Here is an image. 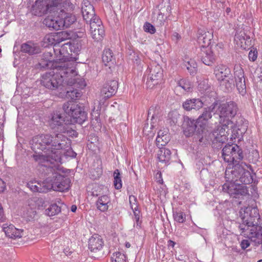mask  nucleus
<instances>
[{
    "label": "nucleus",
    "instance_id": "obj_1",
    "mask_svg": "<svg viewBox=\"0 0 262 262\" xmlns=\"http://www.w3.org/2000/svg\"><path fill=\"white\" fill-rule=\"evenodd\" d=\"M32 14L41 16L49 13L56 17L48 16L43 21L51 30H59L70 27L76 20L73 11L75 5L71 0H29Z\"/></svg>",
    "mask_w": 262,
    "mask_h": 262
},
{
    "label": "nucleus",
    "instance_id": "obj_2",
    "mask_svg": "<svg viewBox=\"0 0 262 262\" xmlns=\"http://www.w3.org/2000/svg\"><path fill=\"white\" fill-rule=\"evenodd\" d=\"M63 133L41 135L35 136L30 141L34 151L33 159L39 164L42 163H61V150L69 147L71 140Z\"/></svg>",
    "mask_w": 262,
    "mask_h": 262
},
{
    "label": "nucleus",
    "instance_id": "obj_3",
    "mask_svg": "<svg viewBox=\"0 0 262 262\" xmlns=\"http://www.w3.org/2000/svg\"><path fill=\"white\" fill-rule=\"evenodd\" d=\"M60 163H42V170L46 176L45 185L47 191L53 190L57 191L64 192L69 190L70 187V178L60 173L62 172Z\"/></svg>",
    "mask_w": 262,
    "mask_h": 262
},
{
    "label": "nucleus",
    "instance_id": "obj_4",
    "mask_svg": "<svg viewBox=\"0 0 262 262\" xmlns=\"http://www.w3.org/2000/svg\"><path fill=\"white\" fill-rule=\"evenodd\" d=\"M71 63L64 62L58 65L53 71L42 74L41 77L40 84L46 88L51 90L61 89L65 85L66 80L71 75L74 74L75 70L70 66Z\"/></svg>",
    "mask_w": 262,
    "mask_h": 262
},
{
    "label": "nucleus",
    "instance_id": "obj_5",
    "mask_svg": "<svg viewBox=\"0 0 262 262\" xmlns=\"http://www.w3.org/2000/svg\"><path fill=\"white\" fill-rule=\"evenodd\" d=\"M242 170L243 167L238 164H235L231 167H228L226 169V183L222 186V189L231 197L243 199L244 196L249 195L247 187L238 183L239 176H241Z\"/></svg>",
    "mask_w": 262,
    "mask_h": 262
},
{
    "label": "nucleus",
    "instance_id": "obj_6",
    "mask_svg": "<svg viewBox=\"0 0 262 262\" xmlns=\"http://www.w3.org/2000/svg\"><path fill=\"white\" fill-rule=\"evenodd\" d=\"M217 110V115L220 119V122H227V123L231 122V119L237 114L238 107L237 104L233 101L221 103L215 101Z\"/></svg>",
    "mask_w": 262,
    "mask_h": 262
},
{
    "label": "nucleus",
    "instance_id": "obj_7",
    "mask_svg": "<svg viewBox=\"0 0 262 262\" xmlns=\"http://www.w3.org/2000/svg\"><path fill=\"white\" fill-rule=\"evenodd\" d=\"M62 108L64 113L77 123L82 124L87 118V114L83 108L73 101L65 102Z\"/></svg>",
    "mask_w": 262,
    "mask_h": 262
},
{
    "label": "nucleus",
    "instance_id": "obj_8",
    "mask_svg": "<svg viewBox=\"0 0 262 262\" xmlns=\"http://www.w3.org/2000/svg\"><path fill=\"white\" fill-rule=\"evenodd\" d=\"M238 227L240 234L250 239L254 245L260 241L259 240L262 236V227L256 223L250 225L239 224Z\"/></svg>",
    "mask_w": 262,
    "mask_h": 262
},
{
    "label": "nucleus",
    "instance_id": "obj_9",
    "mask_svg": "<svg viewBox=\"0 0 262 262\" xmlns=\"http://www.w3.org/2000/svg\"><path fill=\"white\" fill-rule=\"evenodd\" d=\"M76 75V72L75 70L74 74H71L66 80L65 85L71 87L67 91V96L70 97L72 99H76L79 98L81 94L80 89H83L86 86V83L82 79L74 77Z\"/></svg>",
    "mask_w": 262,
    "mask_h": 262
},
{
    "label": "nucleus",
    "instance_id": "obj_10",
    "mask_svg": "<svg viewBox=\"0 0 262 262\" xmlns=\"http://www.w3.org/2000/svg\"><path fill=\"white\" fill-rule=\"evenodd\" d=\"M64 121L61 114L57 111L53 112L49 116L48 123L52 129H56L58 132L71 135L74 132L69 128Z\"/></svg>",
    "mask_w": 262,
    "mask_h": 262
},
{
    "label": "nucleus",
    "instance_id": "obj_11",
    "mask_svg": "<svg viewBox=\"0 0 262 262\" xmlns=\"http://www.w3.org/2000/svg\"><path fill=\"white\" fill-rule=\"evenodd\" d=\"M222 157L228 163L237 162L244 157L243 150L237 144L226 145L222 149Z\"/></svg>",
    "mask_w": 262,
    "mask_h": 262
},
{
    "label": "nucleus",
    "instance_id": "obj_12",
    "mask_svg": "<svg viewBox=\"0 0 262 262\" xmlns=\"http://www.w3.org/2000/svg\"><path fill=\"white\" fill-rule=\"evenodd\" d=\"M146 72L147 74L146 84L149 88H152L155 85L158 84L162 79L163 71L159 65L148 68Z\"/></svg>",
    "mask_w": 262,
    "mask_h": 262
},
{
    "label": "nucleus",
    "instance_id": "obj_13",
    "mask_svg": "<svg viewBox=\"0 0 262 262\" xmlns=\"http://www.w3.org/2000/svg\"><path fill=\"white\" fill-rule=\"evenodd\" d=\"M183 128L184 134L186 137H190L195 133L200 135L206 132L204 128L199 125L197 120H194L188 118H187Z\"/></svg>",
    "mask_w": 262,
    "mask_h": 262
},
{
    "label": "nucleus",
    "instance_id": "obj_14",
    "mask_svg": "<svg viewBox=\"0 0 262 262\" xmlns=\"http://www.w3.org/2000/svg\"><path fill=\"white\" fill-rule=\"evenodd\" d=\"M234 70L236 88L239 93L244 96L246 93V86L244 70L239 65L235 66Z\"/></svg>",
    "mask_w": 262,
    "mask_h": 262
},
{
    "label": "nucleus",
    "instance_id": "obj_15",
    "mask_svg": "<svg viewBox=\"0 0 262 262\" xmlns=\"http://www.w3.org/2000/svg\"><path fill=\"white\" fill-rule=\"evenodd\" d=\"M215 107L214 101L210 106L204 108L203 113L197 119L199 125L201 126L202 128H204L206 131L207 127V122L211 118L212 113L214 115H217V110L215 109Z\"/></svg>",
    "mask_w": 262,
    "mask_h": 262
},
{
    "label": "nucleus",
    "instance_id": "obj_16",
    "mask_svg": "<svg viewBox=\"0 0 262 262\" xmlns=\"http://www.w3.org/2000/svg\"><path fill=\"white\" fill-rule=\"evenodd\" d=\"M213 38V32L212 31H206L199 30L198 33V42L200 44L201 48L212 47V39Z\"/></svg>",
    "mask_w": 262,
    "mask_h": 262
},
{
    "label": "nucleus",
    "instance_id": "obj_17",
    "mask_svg": "<svg viewBox=\"0 0 262 262\" xmlns=\"http://www.w3.org/2000/svg\"><path fill=\"white\" fill-rule=\"evenodd\" d=\"M118 88V81L112 80L106 81L101 90V94L104 98H108L115 94Z\"/></svg>",
    "mask_w": 262,
    "mask_h": 262
},
{
    "label": "nucleus",
    "instance_id": "obj_18",
    "mask_svg": "<svg viewBox=\"0 0 262 262\" xmlns=\"http://www.w3.org/2000/svg\"><path fill=\"white\" fill-rule=\"evenodd\" d=\"M259 219V214L257 208L247 207L244 211V215L242 218L241 224L250 225L254 224L256 219Z\"/></svg>",
    "mask_w": 262,
    "mask_h": 262
},
{
    "label": "nucleus",
    "instance_id": "obj_19",
    "mask_svg": "<svg viewBox=\"0 0 262 262\" xmlns=\"http://www.w3.org/2000/svg\"><path fill=\"white\" fill-rule=\"evenodd\" d=\"M247 128V122L244 118L239 117L236 121L235 126L232 131L231 138H241L246 132Z\"/></svg>",
    "mask_w": 262,
    "mask_h": 262
},
{
    "label": "nucleus",
    "instance_id": "obj_20",
    "mask_svg": "<svg viewBox=\"0 0 262 262\" xmlns=\"http://www.w3.org/2000/svg\"><path fill=\"white\" fill-rule=\"evenodd\" d=\"M199 56L202 62L207 66H211L215 60V56L211 48H201Z\"/></svg>",
    "mask_w": 262,
    "mask_h": 262
},
{
    "label": "nucleus",
    "instance_id": "obj_21",
    "mask_svg": "<svg viewBox=\"0 0 262 262\" xmlns=\"http://www.w3.org/2000/svg\"><path fill=\"white\" fill-rule=\"evenodd\" d=\"M214 74L217 80L220 82H223L227 78L232 77L230 68L224 64L216 66L214 70Z\"/></svg>",
    "mask_w": 262,
    "mask_h": 262
},
{
    "label": "nucleus",
    "instance_id": "obj_22",
    "mask_svg": "<svg viewBox=\"0 0 262 262\" xmlns=\"http://www.w3.org/2000/svg\"><path fill=\"white\" fill-rule=\"evenodd\" d=\"M81 12L84 20L87 23L90 19H92L96 17L94 7L88 1H85L82 3Z\"/></svg>",
    "mask_w": 262,
    "mask_h": 262
},
{
    "label": "nucleus",
    "instance_id": "obj_23",
    "mask_svg": "<svg viewBox=\"0 0 262 262\" xmlns=\"http://www.w3.org/2000/svg\"><path fill=\"white\" fill-rule=\"evenodd\" d=\"M20 50L24 53L29 55L36 54L41 52V49L38 43L28 41L21 45Z\"/></svg>",
    "mask_w": 262,
    "mask_h": 262
},
{
    "label": "nucleus",
    "instance_id": "obj_24",
    "mask_svg": "<svg viewBox=\"0 0 262 262\" xmlns=\"http://www.w3.org/2000/svg\"><path fill=\"white\" fill-rule=\"evenodd\" d=\"M3 230L6 235L10 238H15L21 237L23 235V230L15 228L13 225L5 224L3 226Z\"/></svg>",
    "mask_w": 262,
    "mask_h": 262
},
{
    "label": "nucleus",
    "instance_id": "obj_25",
    "mask_svg": "<svg viewBox=\"0 0 262 262\" xmlns=\"http://www.w3.org/2000/svg\"><path fill=\"white\" fill-rule=\"evenodd\" d=\"M103 246V241L98 234L93 235L89 241V248L92 252L100 250Z\"/></svg>",
    "mask_w": 262,
    "mask_h": 262
},
{
    "label": "nucleus",
    "instance_id": "obj_26",
    "mask_svg": "<svg viewBox=\"0 0 262 262\" xmlns=\"http://www.w3.org/2000/svg\"><path fill=\"white\" fill-rule=\"evenodd\" d=\"M204 105L203 102L199 98L188 99L185 101L182 106L187 111H190L192 110H199Z\"/></svg>",
    "mask_w": 262,
    "mask_h": 262
},
{
    "label": "nucleus",
    "instance_id": "obj_27",
    "mask_svg": "<svg viewBox=\"0 0 262 262\" xmlns=\"http://www.w3.org/2000/svg\"><path fill=\"white\" fill-rule=\"evenodd\" d=\"M111 205V199L107 195L99 196L96 202L97 208L101 212L106 211Z\"/></svg>",
    "mask_w": 262,
    "mask_h": 262
},
{
    "label": "nucleus",
    "instance_id": "obj_28",
    "mask_svg": "<svg viewBox=\"0 0 262 262\" xmlns=\"http://www.w3.org/2000/svg\"><path fill=\"white\" fill-rule=\"evenodd\" d=\"M61 35H53L51 34H48L46 35L42 40V46L45 47H47L50 45L54 46L55 44L59 43L64 39L62 37H60Z\"/></svg>",
    "mask_w": 262,
    "mask_h": 262
},
{
    "label": "nucleus",
    "instance_id": "obj_29",
    "mask_svg": "<svg viewBox=\"0 0 262 262\" xmlns=\"http://www.w3.org/2000/svg\"><path fill=\"white\" fill-rule=\"evenodd\" d=\"M157 153V158L159 161L165 165L169 164L171 152L169 149L160 147Z\"/></svg>",
    "mask_w": 262,
    "mask_h": 262
},
{
    "label": "nucleus",
    "instance_id": "obj_30",
    "mask_svg": "<svg viewBox=\"0 0 262 262\" xmlns=\"http://www.w3.org/2000/svg\"><path fill=\"white\" fill-rule=\"evenodd\" d=\"M45 184V180L41 183L36 181H30L27 183V186L33 192H46L47 191L46 187L44 186Z\"/></svg>",
    "mask_w": 262,
    "mask_h": 262
},
{
    "label": "nucleus",
    "instance_id": "obj_31",
    "mask_svg": "<svg viewBox=\"0 0 262 262\" xmlns=\"http://www.w3.org/2000/svg\"><path fill=\"white\" fill-rule=\"evenodd\" d=\"M253 177L250 172L243 168L241 171V176H239L238 182H241L243 185L249 184L253 182Z\"/></svg>",
    "mask_w": 262,
    "mask_h": 262
},
{
    "label": "nucleus",
    "instance_id": "obj_32",
    "mask_svg": "<svg viewBox=\"0 0 262 262\" xmlns=\"http://www.w3.org/2000/svg\"><path fill=\"white\" fill-rule=\"evenodd\" d=\"M235 40L239 41L241 47H243L244 44L248 45L251 41L250 36L247 35L244 32H241L239 34H236L235 35Z\"/></svg>",
    "mask_w": 262,
    "mask_h": 262
},
{
    "label": "nucleus",
    "instance_id": "obj_33",
    "mask_svg": "<svg viewBox=\"0 0 262 262\" xmlns=\"http://www.w3.org/2000/svg\"><path fill=\"white\" fill-rule=\"evenodd\" d=\"M114 59V55L112 50L110 49H105L102 55V61L104 64L107 66L110 63L112 62Z\"/></svg>",
    "mask_w": 262,
    "mask_h": 262
},
{
    "label": "nucleus",
    "instance_id": "obj_34",
    "mask_svg": "<svg viewBox=\"0 0 262 262\" xmlns=\"http://www.w3.org/2000/svg\"><path fill=\"white\" fill-rule=\"evenodd\" d=\"M180 89L183 90V92H189L191 89L190 82L186 79H181L177 82V85L175 88V90L178 91Z\"/></svg>",
    "mask_w": 262,
    "mask_h": 262
},
{
    "label": "nucleus",
    "instance_id": "obj_35",
    "mask_svg": "<svg viewBox=\"0 0 262 262\" xmlns=\"http://www.w3.org/2000/svg\"><path fill=\"white\" fill-rule=\"evenodd\" d=\"M92 38L97 41L102 40L104 35V27L98 28L95 31L93 30L90 31Z\"/></svg>",
    "mask_w": 262,
    "mask_h": 262
},
{
    "label": "nucleus",
    "instance_id": "obj_36",
    "mask_svg": "<svg viewBox=\"0 0 262 262\" xmlns=\"http://www.w3.org/2000/svg\"><path fill=\"white\" fill-rule=\"evenodd\" d=\"M61 211L60 207L56 204H51L45 210V214L48 216H52L58 214Z\"/></svg>",
    "mask_w": 262,
    "mask_h": 262
},
{
    "label": "nucleus",
    "instance_id": "obj_37",
    "mask_svg": "<svg viewBox=\"0 0 262 262\" xmlns=\"http://www.w3.org/2000/svg\"><path fill=\"white\" fill-rule=\"evenodd\" d=\"M223 123V124L217 125L215 129L219 132L220 136H222V138L225 141L226 139V134L229 131L228 125H229V123H227V122Z\"/></svg>",
    "mask_w": 262,
    "mask_h": 262
},
{
    "label": "nucleus",
    "instance_id": "obj_38",
    "mask_svg": "<svg viewBox=\"0 0 262 262\" xmlns=\"http://www.w3.org/2000/svg\"><path fill=\"white\" fill-rule=\"evenodd\" d=\"M69 41L62 44L60 47L59 54L62 57V58L67 59L70 55L69 51Z\"/></svg>",
    "mask_w": 262,
    "mask_h": 262
},
{
    "label": "nucleus",
    "instance_id": "obj_39",
    "mask_svg": "<svg viewBox=\"0 0 262 262\" xmlns=\"http://www.w3.org/2000/svg\"><path fill=\"white\" fill-rule=\"evenodd\" d=\"M173 216L174 221L179 223H184L186 220L185 214L181 210L173 211Z\"/></svg>",
    "mask_w": 262,
    "mask_h": 262
},
{
    "label": "nucleus",
    "instance_id": "obj_40",
    "mask_svg": "<svg viewBox=\"0 0 262 262\" xmlns=\"http://www.w3.org/2000/svg\"><path fill=\"white\" fill-rule=\"evenodd\" d=\"M88 23L90 24V31L93 30L94 31H95L98 28L104 27L101 24V20L97 17H95L94 18L90 19Z\"/></svg>",
    "mask_w": 262,
    "mask_h": 262
},
{
    "label": "nucleus",
    "instance_id": "obj_41",
    "mask_svg": "<svg viewBox=\"0 0 262 262\" xmlns=\"http://www.w3.org/2000/svg\"><path fill=\"white\" fill-rule=\"evenodd\" d=\"M114 186L116 189H120L122 187V181L120 173L118 169H116L114 172Z\"/></svg>",
    "mask_w": 262,
    "mask_h": 262
},
{
    "label": "nucleus",
    "instance_id": "obj_42",
    "mask_svg": "<svg viewBox=\"0 0 262 262\" xmlns=\"http://www.w3.org/2000/svg\"><path fill=\"white\" fill-rule=\"evenodd\" d=\"M112 262H126V256L120 252L113 253L111 257Z\"/></svg>",
    "mask_w": 262,
    "mask_h": 262
},
{
    "label": "nucleus",
    "instance_id": "obj_43",
    "mask_svg": "<svg viewBox=\"0 0 262 262\" xmlns=\"http://www.w3.org/2000/svg\"><path fill=\"white\" fill-rule=\"evenodd\" d=\"M185 66L186 67L190 74L195 73L196 71L197 64L193 60L190 59L186 62L185 64Z\"/></svg>",
    "mask_w": 262,
    "mask_h": 262
},
{
    "label": "nucleus",
    "instance_id": "obj_44",
    "mask_svg": "<svg viewBox=\"0 0 262 262\" xmlns=\"http://www.w3.org/2000/svg\"><path fill=\"white\" fill-rule=\"evenodd\" d=\"M158 106H151L148 112V118L151 117V124H154V120H156L158 118Z\"/></svg>",
    "mask_w": 262,
    "mask_h": 262
},
{
    "label": "nucleus",
    "instance_id": "obj_45",
    "mask_svg": "<svg viewBox=\"0 0 262 262\" xmlns=\"http://www.w3.org/2000/svg\"><path fill=\"white\" fill-rule=\"evenodd\" d=\"M210 139L213 140V141H215L216 142H224V139L222 138V136H220L219 134V132H218L216 129H214L212 132L210 134Z\"/></svg>",
    "mask_w": 262,
    "mask_h": 262
},
{
    "label": "nucleus",
    "instance_id": "obj_46",
    "mask_svg": "<svg viewBox=\"0 0 262 262\" xmlns=\"http://www.w3.org/2000/svg\"><path fill=\"white\" fill-rule=\"evenodd\" d=\"M62 155H64L66 157L75 158L77 154L72 150L70 145V146L67 148L61 150V156Z\"/></svg>",
    "mask_w": 262,
    "mask_h": 262
},
{
    "label": "nucleus",
    "instance_id": "obj_47",
    "mask_svg": "<svg viewBox=\"0 0 262 262\" xmlns=\"http://www.w3.org/2000/svg\"><path fill=\"white\" fill-rule=\"evenodd\" d=\"M198 88L199 90L202 92V93L204 92H208L210 88V86L208 84L207 81H206L205 80L201 81L199 84L198 86Z\"/></svg>",
    "mask_w": 262,
    "mask_h": 262
},
{
    "label": "nucleus",
    "instance_id": "obj_48",
    "mask_svg": "<svg viewBox=\"0 0 262 262\" xmlns=\"http://www.w3.org/2000/svg\"><path fill=\"white\" fill-rule=\"evenodd\" d=\"M169 141V135H166V136H164L163 138H161V139L159 140V142H156V144L157 146L159 147V148H160L161 146L162 147L166 145Z\"/></svg>",
    "mask_w": 262,
    "mask_h": 262
},
{
    "label": "nucleus",
    "instance_id": "obj_49",
    "mask_svg": "<svg viewBox=\"0 0 262 262\" xmlns=\"http://www.w3.org/2000/svg\"><path fill=\"white\" fill-rule=\"evenodd\" d=\"M129 58L132 60L134 63L139 64L140 63L141 59L139 54L134 51L129 54Z\"/></svg>",
    "mask_w": 262,
    "mask_h": 262
},
{
    "label": "nucleus",
    "instance_id": "obj_50",
    "mask_svg": "<svg viewBox=\"0 0 262 262\" xmlns=\"http://www.w3.org/2000/svg\"><path fill=\"white\" fill-rule=\"evenodd\" d=\"M144 30L145 32L150 33V34H154L156 32L155 27L151 24L146 22L144 25Z\"/></svg>",
    "mask_w": 262,
    "mask_h": 262
},
{
    "label": "nucleus",
    "instance_id": "obj_51",
    "mask_svg": "<svg viewBox=\"0 0 262 262\" xmlns=\"http://www.w3.org/2000/svg\"><path fill=\"white\" fill-rule=\"evenodd\" d=\"M224 81H225V88L227 90L231 89L234 86V80L232 77L227 78Z\"/></svg>",
    "mask_w": 262,
    "mask_h": 262
},
{
    "label": "nucleus",
    "instance_id": "obj_52",
    "mask_svg": "<svg viewBox=\"0 0 262 262\" xmlns=\"http://www.w3.org/2000/svg\"><path fill=\"white\" fill-rule=\"evenodd\" d=\"M69 51L71 53L70 55H72V53L77 54L80 51L77 44H72L70 41H69Z\"/></svg>",
    "mask_w": 262,
    "mask_h": 262
},
{
    "label": "nucleus",
    "instance_id": "obj_53",
    "mask_svg": "<svg viewBox=\"0 0 262 262\" xmlns=\"http://www.w3.org/2000/svg\"><path fill=\"white\" fill-rule=\"evenodd\" d=\"M168 129L167 128H164L162 130H160L158 133V136L156 138V142H159V140L163 138L164 136H166V135H169L168 134Z\"/></svg>",
    "mask_w": 262,
    "mask_h": 262
},
{
    "label": "nucleus",
    "instance_id": "obj_54",
    "mask_svg": "<svg viewBox=\"0 0 262 262\" xmlns=\"http://www.w3.org/2000/svg\"><path fill=\"white\" fill-rule=\"evenodd\" d=\"M249 59L250 61H254L257 57V52L256 50H251L248 55Z\"/></svg>",
    "mask_w": 262,
    "mask_h": 262
},
{
    "label": "nucleus",
    "instance_id": "obj_55",
    "mask_svg": "<svg viewBox=\"0 0 262 262\" xmlns=\"http://www.w3.org/2000/svg\"><path fill=\"white\" fill-rule=\"evenodd\" d=\"M250 242L248 239H244L241 243V247L242 249L245 250L250 246Z\"/></svg>",
    "mask_w": 262,
    "mask_h": 262
},
{
    "label": "nucleus",
    "instance_id": "obj_56",
    "mask_svg": "<svg viewBox=\"0 0 262 262\" xmlns=\"http://www.w3.org/2000/svg\"><path fill=\"white\" fill-rule=\"evenodd\" d=\"M53 50L55 53V54L57 55V56H59V59H63V58H62V57L61 55L59 54V50H60V47L59 45L57 44H55L54 45V47L53 48Z\"/></svg>",
    "mask_w": 262,
    "mask_h": 262
},
{
    "label": "nucleus",
    "instance_id": "obj_57",
    "mask_svg": "<svg viewBox=\"0 0 262 262\" xmlns=\"http://www.w3.org/2000/svg\"><path fill=\"white\" fill-rule=\"evenodd\" d=\"M155 177H156V180L157 181V182L158 183H159V184H163V180L162 178V173L161 172H160V171L157 172L156 174Z\"/></svg>",
    "mask_w": 262,
    "mask_h": 262
},
{
    "label": "nucleus",
    "instance_id": "obj_58",
    "mask_svg": "<svg viewBox=\"0 0 262 262\" xmlns=\"http://www.w3.org/2000/svg\"><path fill=\"white\" fill-rule=\"evenodd\" d=\"M52 60L51 59H47L45 61H43L42 62L39 63V66L41 68H46L49 67V63H51Z\"/></svg>",
    "mask_w": 262,
    "mask_h": 262
},
{
    "label": "nucleus",
    "instance_id": "obj_59",
    "mask_svg": "<svg viewBox=\"0 0 262 262\" xmlns=\"http://www.w3.org/2000/svg\"><path fill=\"white\" fill-rule=\"evenodd\" d=\"M5 220V216L4 214V211L3 209V207L2 205L0 204V222H4Z\"/></svg>",
    "mask_w": 262,
    "mask_h": 262
},
{
    "label": "nucleus",
    "instance_id": "obj_60",
    "mask_svg": "<svg viewBox=\"0 0 262 262\" xmlns=\"http://www.w3.org/2000/svg\"><path fill=\"white\" fill-rule=\"evenodd\" d=\"M129 201L130 204V207H132V206L134 207V206H137L136 202V198L134 195H130L129 197Z\"/></svg>",
    "mask_w": 262,
    "mask_h": 262
},
{
    "label": "nucleus",
    "instance_id": "obj_61",
    "mask_svg": "<svg viewBox=\"0 0 262 262\" xmlns=\"http://www.w3.org/2000/svg\"><path fill=\"white\" fill-rule=\"evenodd\" d=\"M171 38L173 41L177 42L181 38V36L178 33L174 32L172 35Z\"/></svg>",
    "mask_w": 262,
    "mask_h": 262
},
{
    "label": "nucleus",
    "instance_id": "obj_62",
    "mask_svg": "<svg viewBox=\"0 0 262 262\" xmlns=\"http://www.w3.org/2000/svg\"><path fill=\"white\" fill-rule=\"evenodd\" d=\"M6 188V184L4 181L0 178V193L3 192Z\"/></svg>",
    "mask_w": 262,
    "mask_h": 262
},
{
    "label": "nucleus",
    "instance_id": "obj_63",
    "mask_svg": "<svg viewBox=\"0 0 262 262\" xmlns=\"http://www.w3.org/2000/svg\"><path fill=\"white\" fill-rule=\"evenodd\" d=\"M163 15H162V14H159L158 16V18H157V20H159V24L161 26H162L164 25V20L163 19Z\"/></svg>",
    "mask_w": 262,
    "mask_h": 262
},
{
    "label": "nucleus",
    "instance_id": "obj_64",
    "mask_svg": "<svg viewBox=\"0 0 262 262\" xmlns=\"http://www.w3.org/2000/svg\"><path fill=\"white\" fill-rule=\"evenodd\" d=\"M132 209L134 211L135 216H136V215H140V211L138 209L137 206H136L134 207L132 206Z\"/></svg>",
    "mask_w": 262,
    "mask_h": 262
}]
</instances>
